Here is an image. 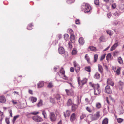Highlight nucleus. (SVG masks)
I'll return each instance as SVG.
<instances>
[{"label":"nucleus","mask_w":124,"mask_h":124,"mask_svg":"<svg viewBox=\"0 0 124 124\" xmlns=\"http://www.w3.org/2000/svg\"><path fill=\"white\" fill-rule=\"evenodd\" d=\"M89 84L90 86L94 88V93L95 95H98L100 93L101 91L99 88L100 86L99 84H94L92 82H90Z\"/></svg>","instance_id":"f257e3e1"},{"label":"nucleus","mask_w":124,"mask_h":124,"mask_svg":"<svg viewBox=\"0 0 124 124\" xmlns=\"http://www.w3.org/2000/svg\"><path fill=\"white\" fill-rule=\"evenodd\" d=\"M81 8L82 10L86 13L90 12L92 9L91 7L88 4L85 3H83L82 5Z\"/></svg>","instance_id":"f03ea898"},{"label":"nucleus","mask_w":124,"mask_h":124,"mask_svg":"<svg viewBox=\"0 0 124 124\" xmlns=\"http://www.w3.org/2000/svg\"><path fill=\"white\" fill-rule=\"evenodd\" d=\"M78 81L79 86V87L80 88H81L82 87L83 85L87 83V79L86 78H84L80 80V77H78Z\"/></svg>","instance_id":"7ed1b4c3"},{"label":"nucleus","mask_w":124,"mask_h":124,"mask_svg":"<svg viewBox=\"0 0 124 124\" xmlns=\"http://www.w3.org/2000/svg\"><path fill=\"white\" fill-rule=\"evenodd\" d=\"M58 73L60 76H61V75H62L61 77L63 79L66 80L68 79V78L65 75V71L63 68H62L59 72Z\"/></svg>","instance_id":"20e7f679"},{"label":"nucleus","mask_w":124,"mask_h":124,"mask_svg":"<svg viewBox=\"0 0 124 124\" xmlns=\"http://www.w3.org/2000/svg\"><path fill=\"white\" fill-rule=\"evenodd\" d=\"M32 119L35 121L39 122L43 121L42 118L39 116H36L32 117Z\"/></svg>","instance_id":"39448f33"},{"label":"nucleus","mask_w":124,"mask_h":124,"mask_svg":"<svg viewBox=\"0 0 124 124\" xmlns=\"http://www.w3.org/2000/svg\"><path fill=\"white\" fill-rule=\"evenodd\" d=\"M49 117L51 121L54 122L55 121L56 118L55 116V114L53 113H50Z\"/></svg>","instance_id":"423d86ee"},{"label":"nucleus","mask_w":124,"mask_h":124,"mask_svg":"<svg viewBox=\"0 0 124 124\" xmlns=\"http://www.w3.org/2000/svg\"><path fill=\"white\" fill-rule=\"evenodd\" d=\"M100 112H97L93 116L92 119L93 120H97L100 116Z\"/></svg>","instance_id":"0eeeda50"},{"label":"nucleus","mask_w":124,"mask_h":124,"mask_svg":"<svg viewBox=\"0 0 124 124\" xmlns=\"http://www.w3.org/2000/svg\"><path fill=\"white\" fill-rule=\"evenodd\" d=\"M67 94L69 96H73L74 94L73 91L71 89L65 90Z\"/></svg>","instance_id":"6e6552de"},{"label":"nucleus","mask_w":124,"mask_h":124,"mask_svg":"<svg viewBox=\"0 0 124 124\" xmlns=\"http://www.w3.org/2000/svg\"><path fill=\"white\" fill-rule=\"evenodd\" d=\"M105 92L108 93H112V90L110 86L108 85H107L105 87Z\"/></svg>","instance_id":"1a4fd4ad"},{"label":"nucleus","mask_w":124,"mask_h":124,"mask_svg":"<svg viewBox=\"0 0 124 124\" xmlns=\"http://www.w3.org/2000/svg\"><path fill=\"white\" fill-rule=\"evenodd\" d=\"M6 99L5 97L3 95L0 96V102L1 103H5L6 101Z\"/></svg>","instance_id":"9d476101"},{"label":"nucleus","mask_w":124,"mask_h":124,"mask_svg":"<svg viewBox=\"0 0 124 124\" xmlns=\"http://www.w3.org/2000/svg\"><path fill=\"white\" fill-rule=\"evenodd\" d=\"M59 53L61 54H62L64 53L65 51L64 48L62 47H60L58 49Z\"/></svg>","instance_id":"9b49d317"},{"label":"nucleus","mask_w":124,"mask_h":124,"mask_svg":"<svg viewBox=\"0 0 124 124\" xmlns=\"http://www.w3.org/2000/svg\"><path fill=\"white\" fill-rule=\"evenodd\" d=\"M107 83L112 86H113L114 85V82L112 79L109 78L108 79L107 81Z\"/></svg>","instance_id":"f8f14e48"},{"label":"nucleus","mask_w":124,"mask_h":124,"mask_svg":"<svg viewBox=\"0 0 124 124\" xmlns=\"http://www.w3.org/2000/svg\"><path fill=\"white\" fill-rule=\"evenodd\" d=\"M70 114V110H67L65 112H64V116L65 118L67 117H69Z\"/></svg>","instance_id":"ddd939ff"},{"label":"nucleus","mask_w":124,"mask_h":124,"mask_svg":"<svg viewBox=\"0 0 124 124\" xmlns=\"http://www.w3.org/2000/svg\"><path fill=\"white\" fill-rule=\"evenodd\" d=\"M98 67L99 71L101 73H102L103 71V69L102 66L100 64H98Z\"/></svg>","instance_id":"4468645a"},{"label":"nucleus","mask_w":124,"mask_h":124,"mask_svg":"<svg viewBox=\"0 0 124 124\" xmlns=\"http://www.w3.org/2000/svg\"><path fill=\"white\" fill-rule=\"evenodd\" d=\"M118 46V43H115L112 46L110 50L111 51H112L114 50Z\"/></svg>","instance_id":"2eb2a0df"},{"label":"nucleus","mask_w":124,"mask_h":124,"mask_svg":"<svg viewBox=\"0 0 124 124\" xmlns=\"http://www.w3.org/2000/svg\"><path fill=\"white\" fill-rule=\"evenodd\" d=\"M70 40L71 42L74 43L75 41V38L73 34H71L70 35Z\"/></svg>","instance_id":"dca6fc26"},{"label":"nucleus","mask_w":124,"mask_h":124,"mask_svg":"<svg viewBox=\"0 0 124 124\" xmlns=\"http://www.w3.org/2000/svg\"><path fill=\"white\" fill-rule=\"evenodd\" d=\"M118 114L119 115L123 114L124 113V110L123 108L121 107L118 110Z\"/></svg>","instance_id":"f3484780"},{"label":"nucleus","mask_w":124,"mask_h":124,"mask_svg":"<svg viewBox=\"0 0 124 124\" xmlns=\"http://www.w3.org/2000/svg\"><path fill=\"white\" fill-rule=\"evenodd\" d=\"M44 83L43 81L39 82L37 84L38 88H40L43 87L44 85Z\"/></svg>","instance_id":"a211bd4d"},{"label":"nucleus","mask_w":124,"mask_h":124,"mask_svg":"<svg viewBox=\"0 0 124 124\" xmlns=\"http://www.w3.org/2000/svg\"><path fill=\"white\" fill-rule=\"evenodd\" d=\"M76 118L75 114V113H73L70 116V121L72 122Z\"/></svg>","instance_id":"6ab92c4d"},{"label":"nucleus","mask_w":124,"mask_h":124,"mask_svg":"<svg viewBox=\"0 0 124 124\" xmlns=\"http://www.w3.org/2000/svg\"><path fill=\"white\" fill-rule=\"evenodd\" d=\"M78 41L81 45H82L84 43V39L82 38H79Z\"/></svg>","instance_id":"aec40b11"},{"label":"nucleus","mask_w":124,"mask_h":124,"mask_svg":"<svg viewBox=\"0 0 124 124\" xmlns=\"http://www.w3.org/2000/svg\"><path fill=\"white\" fill-rule=\"evenodd\" d=\"M72 106V110L73 111H75L78 107V106L76 104H73Z\"/></svg>","instance_id":"412c9836"},{"label":"nucleus","mask_w":124,"mask_h":124,"mask_svg":"<svg viewBox=\"0 0 124 124\" xmlns=\"http://www.w3.org/2000/svg\"><path fill=\"white\" fill-rule=\"evenodd\" d=\"M100 77V75L98 72H96L94 75V77L95 79H99Z\"/></svg>","instance_id":"4be33fe9"},{"label":"nucleus","mask_w":124,"mask_h":124,"mask_svg":"<svg viewBox=\"0 0 124 124\" xmlns=\"http://www.w3.org/2000/svg\"><path fill=\"white\" fill-rule=\"evenodd\" d=\"M108 119L107 118H105L103 120L102 124H108Z\"/></svg>","instance_id":"5701e85b"},{"label":"nucleus","mask_w":124,"mask_h":124,"mask_svg":"<svg viewBox=\"0 0 124 124\" xmlns=\"http://www.w3.org/2000/svg\"><path fill=\"white\" fill-rule=\"evenodd\" d=\"M30 99L32 103L36 102L37 100V98L33 97H31L30 98Z\"/></svg>","instance_id":"b1692460"},{"label":"nucleus","mask_w":124,"mask_h":124,"mask_svg":"<svg viewBox=\"0 0 124 124\" xmlns=\"http://www.w3.org/2000/svg\"><path fill=\"white\" fill-rule=\"evenodd\" d=\"M73 104L72 100L70 99H69L67 102V105L68 106H70L72 104Z\"/></svg>","instance_id":"393cba45"},{"label":"nucleus","mask_w":124,"mask_h":124,"mask_svg":"<svg viewBox=\"0 0 124 124\" xmlns=\"http://www.w3.org/2000/svg\"><path fill=\"white\" fill-rule=\"evenodd\" d=\"M106 60H108L109 59H112V58L111 57V55L110 53L108 54L107 55L106 57Z\"/></svg>","instance_id":"a878e982"},{"label":"nucleus","mask_w":124,"mask_h":124,"mask_svg":"<svg viewBox=\"0 0 124 124\" xmlns=\"http://www.w3.org/2000/svg\"><path fill=\"white\" fill-rule=\"evenodd\" d=\"M85 59L86 60L88 63H90V59L89 58L87 54H86L85 56Z\"/></svg>","instance_id":"bb28decb"},{"label":"nucleus","mask_w":124,"mask_h":124,"mask_svg":"<svg viewBox=\"0 0 124 124\" xmlns=\"http://www.w3.org/2000/svg\"><path fill=\"white\" fill-rule=\"evenodd\" d=\"M119 8L120 10L123 12L124 11V5H121L119 6Z\"/></svg>","instance_id":"cd10ccee"},{"label":"nucleus","mask_w":124,"mask_h":124,"mask_svg":"<svg viewBox=\"0 0 124 124\" xmlns=\"http://www.w3.org/2000/svg\"><path fill=\"white\" fill-rule=\"evenodd\" d=\"M118 61L120 64H121L123 63V60L121 57H120L118 58Z\"/></svg>","instance_id":"c85d7f7f"},{"label":"nucleus","mask_w":124,"mask_h":124,"mask_svg":"<svg viewBox=\"0 0 124 124\" xmlns=\"http://www.w3.org/2000/svg\"><path fill=\"white\" fill-rule=\"evenodd\" d=\"M96 107L98 109L100 108L101 107V105L100 103L97 102L96 104Z\"/></svg>","instance_id":"c756f323"},{"label":"nucleus","mask_w":124,"mask_h":124,"mask_svg":"<svg viewBox=\"0 0 124 124\" xmlns=\"http://www.w3.org/2000/svg\"><path fill=\"white\" fill-rule=\"evenodd\" d=\"M41 111L42 112V114L44 116V118H46L47 115L45 111L43 110H42Z\"/></svg>","instance_id":"7c9ffc66"},{"label":"nucleus","mask_w":124,"mask_h":124,"mask_svg":"<svg viewBox=\"0 0 124 124\" xmlns=\"http://www.w3.org/2000/svg\"><path fill=\"white\" fill-rule=\"evenodd\" d=\"M85 70L86 71L90 72L91 71V68L90 66L86 67L85 68Z\"/></svg>","instance_id":"2f4dec72"},{"label":"nucleus","mask_w":124,"mask_h":124,"mask_svg":"<svg viewBox=\"0 0 124 124\" xmlns=\"http://www.w3.org/2000/svg\"><path fill=\"white\" fill-rule=\"evenodd\" d=\"M86 116V114L84 113H82L80 116V119L81 120H82L85 118Z\"/></svg>","instance_id":"473e14b6"},{"label":"nucleus","mask_w":124,"mask_h":124,"mask_svg":"<svg viewBox=\"0 0 124 124\" xmlns=\"http://www.w3.org/2000/svg\"><path fill=\"white\" fill-rule=\"evenodd\" d=\"M113 15L116 17H118L119 16L120 14L117 11H116L113 13Z\"/></svg>","instance_id":"72a5a7b5"},{"label":"nucleus","mask_w":124,"mask_h":124,"mask_svg":"<svg viewBox=\"0 0 124 124\" xmlns=\"http://www.w3.org/2000/svg\"><path fill=\"white\" fill-rule=\"evenodd\" d=\"M54 86L52 83L51 82L49 83L47 85V87L49 88H51L53 87Z\"/></svg>","instance_id":"f704fd0d"},{"label":"nucleus","mask_w":124,"mask_h":124,"mask_svg":"<svg viewBox=\"0 0 124 124\" xmlns=\"http://www.w3.org/2000/svg\"><path fill=\"white\" fill-rule=\"evenodd\" d=\"M55 97L57 100H59L60 99L61 96L60 94H56L55 96Z\"/></svg>","instance_id":"c9c22d12"},{"label":"nucleus","mask_w":124,"mask_h":124,"mask_svg":"<svg viewBox=\"0 0 124 124\" xmlns=\"http://www.w3.org/2000/svg\"><path fill=\"white\" fill-rule=\"evenodd\" d=\"M42 105V101L41 100H40L39 102L37 104V106L39 107L41 106Z\"/></svg>","instance_id":"e433bc0d"},{"label":"nucleus","mask_w":124,"mask_h":124,"mask_svg":"<svg viewBox=\"0 0 124 124\" xmlns=\"http://www.w3.org/2000/svg\"><path fill=\"white\" fill-rule=\"evenodd\" d=\"M90 50L92 51H95L96 50L95 47L93 46H90L89 47Z\"/></svg>","instance_id":"4c0bfd02"},{"label":"nucleus","mask_w":124,"mask_h":124,"mask_svg":"<svg viewBox=\"0 0 124 124\" xmlns=\"http://www.w3.org/2000/svg\"><path fill=\"white\" fill-rule=\"evenodd\" d=\"M98 55L96 54H95L94 55V62H95L97 61V59H98Z\"/></svg>","instance_id":"58836bf2"},{"label":"nucleus","mask_w":124,"mask_h":124,"mask_svg":"<svg viewBox=\"0 0 124 124\" xmlns=\"http://www.w3.org/2000/svg\"><path fill=\"white\" fill-rule=\"evenodd\" d=\"M77 49L75 48H74L72 52V54H77Z\"/></svg>","instance_id":"ea45409f"},{"label":"nucleus","mask_w":124,"mask_h":124,"mask_svg":"<svg viewBox=\"0 0 124 124\" xmlns=\"http://www.w3.org/2000/svg\"><path fill=\"white\" fill-rule=\"evenodd\" d=\"M19 116H20L19 115H18L15 116L14 117V118H13V123L15 122V121H16V119H17V118H18V117H19Z\"/></svg>","instance_id":"a19ab883"},{"label":"nucleus","mask_w":124,"mask_h":124,"mask_svg":"<svg viewBox=\"0 0 124 124\" xmlns=\"http://www.w3.org/2000/svg\"><path fill=\"white\" fill-rule=\"evenodd\" d=\"M32 23H30L27 26V29L29 30H31L32 29Z\"/></svg>","instance_id":"79ce46f5"},{"label":"nucleus","mask_w":124,"mask_h":124,"mask_svg":"<svg viewBox=\"0 0 124 124\" xmlns=\"http://www.w3.org/2000/svg\"><path fill=\"white\" fill-rule=\"evenodd\" d=\"M75 70L77 72H78L80 69V68L79 65L75 67Z\"/></svg>","instance_id":"37998d69"},{"label":"nucleus","mask_w":124,"mask_h":124,"mask_svg":"<svg viewBox=\"0 0 124 124\" xmlns=\"http://www.w3.org/2000/svg\"><path fill=\"white\" fill-rule=\"evenodd\" d=\"M118 83L119 85L121 87H122L124 85V82H122L121 81H120Z\"/></svg>","instance_id":"c03bdc74"},{"label":"nucleus","mask_w":124,"mask_h":124,"mask_svg":"<svg viewBox=\"0 0 124 124\" xmlns=\"http://www.w3.org/2000/svg\"><path fill=\"white\" fill-rule=\"evenodd\" d=\"M64 38L66 40H67L69 38L68 35L67 34H65L64 36Z\"/></svg>","instance_id":"a18cd8bd"},{"label":"nucleus","mask_w":124,"mask_h":124,"mask_svg":"<svg viewBox=\"0 0 124 124\" xmlns=\"http://www.w3.org/2000/svg\"><path fill=\"white\" fill-rule=\"evenodd\" d=\"M123 121V119L121 118H119L117 119V121L119 123H121Z\"/></svg>","instance_id":"49530a36"},{"label":"nucleus","mask_w":124,"mask_h":124,"mask_svg":"<svg viewBox=\"0 0 124 124\" xmlns=\"http://www.w3.org/2000/svg\"><path fill=\"white\" fill-rule=\"evenodd\" d=\"M86 110L89 112L91 113L92 112V110L89 107H86Z\"/></svg>","instance_id":"de8ad7c7"},{"label":"nucleus","mask_w":124,"mask_h":124,"mask_svg":"<svg viewBox=\"0 0 124 124\" xmlns=\"http://www.w3.org/2000/svg\"><path fill=\"white\" fill-rule=\"evenodd\" d=\"M50 101L51 103H55V101L54 99L53 98H51L50 99Z\"/></svg>","instance_id":"09e8293b"},{"label":"nucleus","mask_w":124,"mask_h":124,"mask_svg":"<svg viewBox=\"0 0 124 124\" xmlns=\"http://www.w3.org/2000/svg\"><path fill=\"white\" fill-rule=\"evenodd\" d=\"M74 0H67V2L68 4H71L73 2Z\"/></svg>","instance_id":"8fccbe9b"},{"label":"nucleus","mask_w":124,"mask_h":124,"mask_svg":"<svg viewBox=\"0 0 124 124\" xmlns=\"http://www.w3.org/2000/svg\"><path fill=\"white\" fill-rule=\"evenodd\" d=\"M99 3V0H94V4L96 5H98Z\"/></svg>","instance_id":"3c124183"},{"label":"nucleus","mask_w":124,"mask_h":124,"mask_svg":"<svg viewBox=\"0 0 124 124\" xmlns=\"http://www.w3.org/2000/svg\"><path fill=\"white\" fill-rule=\"evenodd\" d=\"M118 23V21L116 20L114 21L113 22V25H116Z\"/></svg>","instance_id":"603ef678"},{"label":"nucleus","mask_w":124,"mask_h":124,"mask_svg":"<svg viewBox=\"0 0 124 124\" xmlns=\"http://www.w3.org/2000/svg\"><path fill=\"white\" fill-rule=\"evenodd\" d=\"M120 69L119 68H118L117 70L116 73L117 75H119L120 74Z\"/></svg>","instance_id":"864d4df0"},{"label":"nucleus","mask_w":124,"mask_h":124,"mask_svg":"<svg viewBox=\"0 0 124 124\" xmlns=\"http://www.w3.org/2000/svg\"><path fill=\"white\" fill-rule=\"evenodd\" d=\"M4 117V116L3 115V113L0 110V117H2L3 118Z\"/></svg>","instance_id":"5fc2aeb1"},{"label":"nucleus","mask_w":124,"mask_h":124,"mask_svg":"<svg viewBox=\"0 0 124 124\" xmlns=\"http://www.w3.org/2000/svg\"><path fill=\"white\" fill-rule=\"evenodd\" d=\"M106 31L107 33L110 35H112V33L110 31L107 30Z\"/></svg>","instance_id":"6e6d98bb"},{"label":"nucleus","mask_w":124,"mask_h":124,"mask_svg":"<svg viewBox=\"0 0 124 124\" xmlns=\"http://www.w3.org/2000/svg\"><path fill=\"white\" fill-rule=\"evenodd\" d=\"M116 3H114L112 4V7L113 8V9L115 8H116Z\"/></svg>","instance_id":"4d7b16f0"},{"label":"nucleus","mask_w":124,"mask_h":124,"mask_svg":"<svg viewBox=\"0 0 124 124\" xmlns=\"http://www.w3.org/2000/svg\"><path fill=\"white\" fill-rule=\"evenodd\" d=\"M73 63L74 67H76L77 66L79 65L77 63H76V62L75 61H74L73 62Z\"/></svg>","instance_id":"13d9d810"},{"label":"nucleus","mask_w":124,"mask_h":124,"mask_svg":"<svg viewBox=\"0 0 124 124\" xmlns=\"http://www.w3.org/2000/svg\"><path fill=\"white\" fill-rule=\"evenodd\" d=\"M112 16L111 13L110 12H108L107 14V16L108 17L110 18Z\"/></svg>","instance_id":"bf43d9fd"},{"label":"nucleus","mask_w":124,"mask_h":124,"mask_svg":"<svg viewBox=\"0 0 124 124\" xmlns=\"http://www.w3.org/2000/svg\"><path fill=\"white\" fill-rule=\"evenodd\" d=\"M6 122L7 124H9L10 122L9 118H6Z\"/></svg>","instance_id":"052dcab7"},{"label":"nucleus","mask_w":124,"mask_h":124,"mask_svg":"<svg viewBox=\"0 0 124 124\" xmlns=\"http://www.w3.org/2000/svg\"><path fill=\"white\" fill-rule=\"evenodd\" d=\"M105 55L106 54H104L102 55L101 57V58L100 59V60H102L103 59H104L105 57Z\"/></svg>","instance_id":"680f3d73"},{"label":"nucleus","mask_w":124,"mask_h":124,"mask_svg":"<svg viewBox=\"0 0 124 124\" xmlns=\"http://www.w3.org/2000/svg\"><path fill=\"white\" fill-rule=\"evenodd\" d=\"M75 23L77 24H79L80 23L79 20L78 19H77L75 20Z\"/></svg>","instance_id":"e2e57ef3"},{"label":"nucleus","mask_w":124,"mask_h":124,"mask_svg":"<svg viewBox=\"0 0 124 124\" xmlns=\"http://www.w3.org/2000/svg\"><path fill=\"white\" fill-rule=\"evenodd\" d=\"M71 34H73V31L71 29H69L68 30V31Z\"/></svg>","instance_id":"0e129e2a"},{"label":"nucleus","mask_w":124,"mask_h":124,"mask_svg":"<svg viewBox=\"0 0 124 124\" xmlns=\"http://www.w3.org/2000/svg\"><path fill=\"white\" fill-rule=\"evenodd\" d=\"M85 101L86 102V103L87 104H89L90 103V101L88 100L87 98H86L85 99Z\"/></svg>","instance_id":"69168bd1"},{"label":"nucleus","mask_w":124,"mask_h":124,"mask_svg":"<svg viewBox=\"0 0 124 124\" xmlns=\"http://www.w3.org/2000/svg\"><path fill=\"white\" fill-rule=\"evenodd\" d=\"M69 46L70 48H71L72 47V45L71 43L70 42L68 43Z\"/></svg>","instance_id":"338daca9"},{"label":"nucleus","mask_w":124,"mask_h":124,"mask_svg":"<svg viewBox=\"0 0 124 124\" xmlns=\"http://www.w3.org/2000/svg\"><path fill=\"white\" fill-rule=\"evenodd\" d=\"M80 101L79 100V99H78L77 100V104L78 106L80 104Z\"/></svg>","instance_id":"774afa93"}]
</instances>
